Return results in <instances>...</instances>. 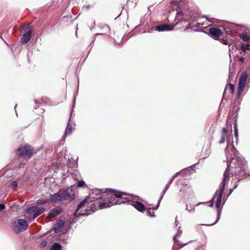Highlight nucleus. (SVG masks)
<instances>
[{
  "mask_svg": "<svg viewBox=\"0 0 250 250\" xmlns=\"http://www.w3.org/2000/svg\"><path fill=\"white\" fill-rule=\"evenodd\" d=\"M106 191L104 193L105 195H103V197H104V202H101L100 200L95 199L94 198L87 196L78 205L75 214L82 208H84V210L87 212L84 214H89L95 212L98 208H107L114 205L128 202V199L124 196H126V195L123 192L111 189H106ZM83 214L79 213L80 215Z\"/></svg>",
  "mask_w": 250,
  "mask_h": 250,
  "instance_id": "1",
  "label": "nucleus"
},
{
  "mask_svg": "<svg viewBox=\"0 0 250 250\" xmlns=\"http://www.w3.org/2000/svg\"><path fill=\"white\" fill-rule=\"evenodd\" d=\"M225 152L228 167L224 174L227 172L229 180V171L232 175H238L241 179L249 174L246 161L244 158L238 155V152L233 145H228L226 147Z\"/></svg>",
  "mask_w": 250,
  "mask_h": 250,
  "instance_id": "2",
  "label": "nucleus"
},
{
  "mask_svg": "<svg viewBox=\"0 0 250 250\" xmlns=\"http://www.w3.org/2000/svg\"><path fill=\"white\" fill-rule=\"evenodd\" d=\"M34 152V149L28 145H25L23 146L20 147L17 150V155L22 158V161L24 160L26 162L32 156Z\"/></svg>",
  "mask_w": 250,
  "mask_h": 250,
  "instance_id": "3",
  "label": "nucleus"
},
{
  "mask_svg": "<svg viewBox=\"0 0 250 250\" xmlns=\"http://www.w3.org/2000/svg\"><path fill=\"white\" fill-rule=\"evenodd\" d=\"M229 174H228L227 172H226L223 175V179L222 182V187L216 199V207L217 208H219L220 206L223 193L224 192L225 186L226 184L229 182Z\"/></svg>",
  "mask_w": 250,
  "mask_h": 250,
  "instance_id": "4",
  "label": "nucleus"
},
{
  "mask_svg": "<svg viewBox=\"0 0 250 250\" xmlns=\"http://www.w3.org/2000/svg\"><path fill=\"white\" fill-rule=\"evenodd\" d=\"M14 224V230L17 233H19L26 230L28 226L27 222L25 220L21 219L15 220Z\"/></svg>",
  "mask_w": 250,
  "mask_h": 250,
  "instance_id": "5",
  "label": "nucleus"
},
{
  "mask_svg": "<svg viewBox=\"0 0 250 250\" xmlns=\"http://www.w3.org/2000/svg\"><path fill=\"white\" fill-rule=\"evenodd\" d=\"M23 29L24 32L21 38V42L23 43H27L31 39L32 37V29L31 26L28 25H23Z\"/></svg>",
  "mask_w": 250,
  "mask_h": 250,
  "instance_id": "6",
  "label": "nucleus"
},
{
  "mask_svg": "<svg viewBox=\"0 0 250 250\" xmlns=\"http://www.w3.org/2000/svg\"><path fill=\"white\" fill-rule=\"evenodd\" d=\"M247 79V74L246 73H243L241 75V77L239 79V83H238V87L237 91L236 94V98L239 99L241 96V95L243 91L244 88L245 87L246 82Z\"/></svg>",
  "mask_w": 250,
  "mask_h": 250,
  "instance_id": "7",
  "label": "nucleus"
},
{
  "mask_svg": "<svg viewBox=\"0 0 250 250\" xmlns=\"http://www.w3.org/2000/svg\"><path fill=\"white\" fill-rule=\"evenodd\" d=\"M209 35L215 40L223 37L222 30L218 27H211L208 30Z\"/></svg>",
  "mask_w": 250,
  "mask_h": 250,
  "instance_id": "8",
  "label": "nucleus"
},
{
  "mask_svg": "<svg viewBox=\"0 0 250 250\" xmlns=\"http://www.w3.org/2000/svg\"><path fill=\"white\" fill-rule=\"evenodd\" d=\"M59 191L61 194V198H62V201L71 200L74 198L73 194L72 193L73 190L72 189H62Z\"/></svg>",
  "mask_w": 250,
  "mask_h": 250,
  "instance_id": "9",
  "label": "nucleus"
},
{
  "mask_svg": "<svg viewBox=\"0 0 250 250\" xmlns=\"http://www.w3.org/2000/svg\"><path fill=\"white\" fill-rule=\"evenodd\" d=\"M62 208H61L60 207H57L56 208L50 211L47 216V218L51 219L60 214L62 212Z\"/></svg>",
  "mask_w": 250,
  "mask_h": 250,
  "instance_id": "10",
  "label": "nucleus"
},
{
  "mask_svg": "<svg viewBox=\"0 0 250 250\" xmlns=\"http://www.w3.org/2000/svg\"><path fill=\"white\" fill-rule=\"evenodd\" d=\"M173 26L172 25L164 24L156 26V30L159 31H170L172 30Z\"/></svg>",
  "mask_w": 250,
  "mask_h": 250,
  "instance_id": "11",
  "label": "nucleus"
},
{
  "mask_svg": "<svg viewBox=\"0 0 250 250\" xmlns=\"http://www.w3.org/2000/svg\"><path fill=\"white\" fill-rule=\"evenodd\" d=\"M132 206L140 212H143L146 209L145 205L141 202L138 201L134 202Z\"/></svg>",
  "mask_w": 250,
  "mask_h": 250,
  "instance_id": "12",
  "label": "nucleus"
},
{
  "mask_svg": "<svg viewBox=\"0 0 250 250\" xmlns=\"http://www.w3.org/2000/svg\"><path fill=\"white\" fill-rule=\"evenodd\" d=\"M50 200L52 203H55L57 201H62V198H61L60 191H59V192L54 194H51Z\"/></svg>",
  "mask_w": 250,
  "mask_h": 250,
  "instance_id": "13",
  "label": "nucleus"
},
{
  "mask_svg": "<svg viewBox=\"0 0 250 250\" xmlns=\"http://www.w3.org/2000/svg\"><path fill=\"white\" fill-rule=\"evenodd\" d=\"M173 179H174V177L172 178V179L171 180V181L169 182L168 184L165 187L164 190L162 192V194H161V196L160 197V199H159V200L158 201V203L157 205H156V207L154 209H157L158 208V207L159 206V204L160 203V202H161L162 199L163 198L164 195L165 194V193H166V191L168 188L169 185L172 183V182Z\"/></svg>",
  "mask_w": 250,
  "mask_h": 250,
  "instance_id": "14",
  "label": "nucleus"
},
{
  "mask_svg": "<svg viewBox=\"0 0 250 250\" xmlns=\"http://www.w3.org/2000/svg\"><path fill=\"white\" fill-rule=\"evenodd\" d=\"M64 221L62 220L59 219L57 220L56 226V227H55L53 230L55 232H58L59 231V229L61 228H62L64 226Z\"/></svg>",
  "mask_w": 250,
  "mask_h": 250,
  "instance_id": "15",
  "label": "nucleus"
},
{
  "mask_svg": "<svg viewBox=\"0 0 250 250\" xmlns=\"http://www.w3.org/2000/svg\"><path fill=\"white\" fill-rule=\"evenodd\" d=\"M239 51H242L245 52L247 50H250V44L249 43H242L240 46L237 47Z\"/></svg>",
  "mask_w": 250,
  "mask_h": 250,
  "instance_id": "16",
  "label": "nucleus"
},
{
  "mask_svg": "<svg viewBox=\"0 0 250 250\" xmlns=\"http://www.w3.org/2000/svg\"><path fill=\"white\" fill-rule=\"evenodd\" d=\"M227 130L226 128L223 127L221 132V137L219 141V144H221L225 143L226 138L227 137Z\"/></svg>",
  "mask_w": 250,
  "mask_h": 250,
  "instance_id": "17",
  "label": "nucleus"
},
{
  "mask_svg": "<svg viewBox=\"0 0 250 250\" xmlns=\"http://www.w3.org/2000/svg\"><path fill=\"white\" fill-rule=\"evenodd\" d=\"M45 210V208L43 207L39 208L38 207V209L36 210L33 216V219H35L37 217H38Z\"/></svg>",
  "mask_w": 250,
  "mask_h": 250,
  "instance_id": "18",
  "label": "nucleus"
},
{
  "mask_svg": "<svg viewBox=\"0 0 250 250\" xmlns=\"http://www.w3.org/2000/svg\"><path fill=\"white\" fill-rule=\"evenodd\" d=\"M229 91V93L233 94L234 91V86L232 83L228 84L225 88V92Z\"/></svg>",
  "mask_w": 250,
  "mask_h": 250,
  "instance_id": "19",
  "label": "nucleus"
},
{
  "mask_svg": "<svg viewBox=\"0 0 250 250\" xmlns=\"http://www.w3.org/2000/svg\"><path fill=\"white\" fill-rule=\"evenodd\" d=\"M73 130V128L71 125V124L70 123V122H69V123L67 126V127L66 128V130H65V135H70L72 133Z\"/></svg>",
  "mask_w": 250,
  "mask_h": 250,
  "instance_id": "20",
  "label": "nucleus"
},
{
  "mask_svg": "<svg viewBox=\"0 0 250 250\" xmlns=\"http://www.w3.org/2000/svg\"><path fill=\"white\" fill-rule=\"evenodd\" d=\"M61 245L57 243H54L51 247L50 250H61Z\"/></svg>",
  "mask_w": 250,
  "mask_h": 250,
  "instance_id": "21",
  "label": "nucleus"
},
{
  "mask_svg": "<svg viewBox=\"0 0 250 250\" xmlns=\"http://www.w3.org/2000/svg\"><path fill=\"white\" fill-rule=\"evenodd\" d=\"M38 209V207L37 206H32V207H30L29 208H28V209H27L26 212V213L28 214V213H33L34 212H35L36 210Z\"/></svg>",
  "mask_w": 250,
  "mask_h": 250,
  "instance_id": "22",
  "label": "nucleus"
},
{
  "mask_svg": "<svg viewBox=\"0 0 250 250\" xmlns=\"http://www.w3.org/2000/svg\"><path fill=\"white\" fill-rule=\"evenodd\" d=\"M240 37L244 42H248L250 40V36L248 35L246 33H242Z\"/></svg>",
  "mask_w": 250,
  "mask_h": 250,
  "instance_id": "23",
  "label": "nucleus"
},
{
  "mask_svg": "<svg viewBox=\"0 0 250 250\" xmlns=\"http://www.w3.org/2000/svg\"><path fill=\"white\" fill-rule=\"evenodd\" d=\"M156 207V206L155 207H153L152 208H147V215L148 216H150V217L155 216V215H154V213L153 212L151 211V210H154L155 209H154V208H155Z\"/></svg>",
  "mask_w": 250,
  "mask_h": 250,
  "instance_id": "24",
  "label": "nucleus"
},
{
  "mask_svg": "<svg viewBox=\"0 0 250 250\" xmlns=\"http://www.w3.org/2000/svg\"><path fill=\"white\" fill-rule=\"evenodd\" d=\"M47 203V200L44 199H39L36 202L37 205L40 206L42 205L45 204Z\"/></svg>",
  "mask_w": 250,
  "mask_h": 250,
  "instance_id": "25",
  "label": "nucleus"
},
{
  "mask_svg": "<svg viewBox=\"0 0 250 250\" xmlns=\"http://www.w3.org/2000/svg\"><path fill=\"white\" fill-rule=\"evenodd\" d=\"M218 40L220 41L221 42H222L224 44L227 45L229 44L228 41L224 38H219Z\"/></svg>",
  "mask_w": 250,
  "mask_h": 250,
  "instance_id": "26",
  "label": "nucleus"
},
{
  "mask_svg": "<svg viewBox=\"0 0 250 250\" xmlns=\"http://www.w3.org/2000/svg\"><path fill=\"white\" fill-rule=\"evenodd\" d=\"M18 187V184L17 181H14L11 183L10 185L9 186V187H12L14 188H16Z\"/></svg>",
  "mask_w": 250,
  "mask_h": 250,
  "instance_id": "27",
  "label": "nucleus"
},
{
  "mask_svg": "<svg viewBox=\"0 0 250 250\" xmlns=\"http://www.w3.org/2000/svg\"><path fill=\"white\" fill-rule=\"evenodd\" d=\"M183 17H186V15H184V13L183 12H182V11L177 12L176 17H178V18L182 17V18H183Z\"/></svg>",
  "mask_w": 250,
  "mask_h": 250,
  "instance_id": "28",
  "label": "nucleus"
},
{
  "mask_svg": "<svg viewBox=\"0 0 250 250\" xmlns=\"http://www.w3.org/2000/svg\"><path fill=\"white\" fill-rule=\"evenodd\" d=\"M85 185V182L83 181H80L78 183L77 186L79 187H82Z\"/></svg>",
  "mask_w": 250,
  "mask_h": 250,
  "instance_id": "29",
  "label": "nucleus"
},
{
  "mask_svg": "<svg viewBox=\"0 0 250 250\" xmlns=\"http://www.w3.org/2000/svg\"><path fill=\"white\" fill-rule=\"evenodd\" d=\"M5 208V207L4 205L3 204H0V211L3 209H4Z\"/></svg>",
  "mask_w": 250,
  "mask_h": 250,
  "instance_id": "30",
  "label": "nucleus"
},
{
  "mask_svg": "<svg viewBox=\"0 0 250 250\" xmlns=\"http://www.w3.org/2000/svg\"><path fill=\"white\" fill-rule=\"evenodd\" d=\"M244 60H245V59L243 57H242L240 58V59L239 60V61L241 62H243L244 61Z\"/></svg>",
  "mask_w": 250,
  "mask_h": 250,
  "instance_id": "31",
  "label": "nucleus"
},
{
  "mask_svg": "<svg viewBox=\"0 0 250 250\" xmlns=\"http://www.w3.org/2000/svg\"><path fill=\"white\" fill-rule=\"evenodd\" d=\"M238 130L236 124H234V131Z\"/></svg>",
  "mask_w": 250,
  "mask_h": 250,
  "instance_id": "32",
  "label": "nucleus"
},
{
  "mask_svg": "<svg viewBox=\"0 0 250 250\" xmlns=\"http://www.w3.org/2000/svg\"><path fill=\"white\" fill-rule=\"evenodd\" d=\"M24 165V163H22L21 162L20 164L19 165V167L21 168L23 167V166Z\"/></svg>",
  "mask_w": 250,
  "mask_h": 250,
  "instance_id": "33",
  "label": "nucleus"
},
{
  "mask_svg": "<svg viewBox=\"0 0 250 250\" xmlns=\"http://www.w3.org/2000/svg\"><path fill=\"white\" fill-rule=\"evenodd\" d=\"M42 245V246H45L47 244V242L46 241H43L42 242V243H41Z\"/></svg>",
  "mask_w": 250,
  "mask_h": 250,
  "instance_id": "34",
  "label": "nucleus"
},
{
  "mask_svg": "<svg viewBox=\"0 0 250 250\" xmlns=\"http://www.w3.org/2000/svg\"><path fill=\"white\" fill-rule=\"evenodd\" d=\"M238 130L234 131V135L236 137H238Z\"/></svg>",
  "mask_w": 250,
  "mask_h": 250,
  "instance_id": "35",
  "label": "nucleus"
},
{
  "mask_svg": "<svg viewBox=\"0 0 250 250\" xmlns=\"http://www.w3.org/2000/svg\"><path fill=\"white\" fill-rule=\"evenodd\" d=\"M193 17H194L193 21H194L195 20V19L198 16H197V14H196Z\"/></svg>",
  "mask_w": 250,
  "mask_h": 250,
  "instance_id": "36",
  "label": "nucleus"
},
{
  "mask_svg": "<svg viewBox=\"0 0 250 250\" xmlns=\"http://www.w3.org/2000/svg\"><path fill=\"white\" fill-rule=\"evenodd\" d=\"M188 28H190V25H189V24H188Z\"/></svg>",
  "mask_w": 250,
  "mask_h": 250,
  "instance_id": "37",
  "label": "nucleus"
},
{
  "mask_svg": "<svg viewBox=\"0 0 250 250\" xmlns=\"http://www.w3.org/2000/svg\"><path fill=\"white\" fill-rule=\"evenodd\" d=\"M188 28V27L187 26H186V28H185V29H187Z\"/></svg>",
  "mask_w": 250,
  "mask_h": 250,
  "instance_id": "38",
  "label": "nucleus"
},
{
  "mask_svg": "<svg viewBox=\"0 0 250 250\" xmlns=\"http://www.w3.org/2000/svg\"><path fill=\"white\" fill-rule=\"evenodd\" d=\"M240 53L241 55L242 54V52H241Z\"/></svg>",
  "mask_w": 250,
  "mask_h": 250,
  "instance_id": "39",
  "label": "nucleus"
}]
</instances>
